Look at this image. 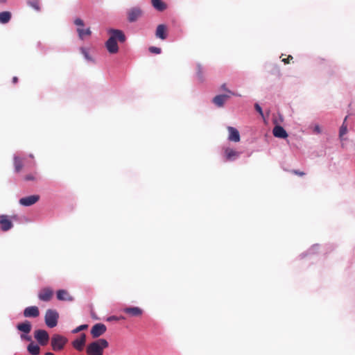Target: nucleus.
<instances>
[{"mask_svg": "<svg viewBox=\"0 0 355 355\" xmlns=\"http://www.w3.org/2000/svg\"><path fill=\"white\" fill-rule=\"evenodd\" d=\"M149 51L152 53L159 54L161 53V49L155 46H150Z\"/></svg>", "mask_w": 355, "mask_h": 355, "instance_id": "nucleus-32", "label": "nucleus"}, {"mask_svg": "<svg viewBox=\"0 0 355 355\" xmlns=\"http://www.w3.org/2000/svg\"><path fill=\"white\" fill-rule=\"evenodd\" d=\"M77 32H78L79 38L81 40H83L85 36H90L92 34V32H91L89 28H86V29H83L82 28H78Z\"/></svg>", "mask_w": 355, "mask_h": 355, "instance_id": "nucleus-24", "label": "nucleus"}, {"mask_svg": "<svg viewBox=\"0 0 355 355\" xmlns=\"http://www.w3.org/2000/svg\"><path fill=\"white\" fill-rule=\"evenodd\" d=\"M273 135L277 138L285 139L288 137V134L284 128L280 125H276L272 130Z\"/></svg>", "mask_w": 355, "mask_h": 355, "instance_id": "nucleus-19", "label": "nucleus"}, {"mask_svg": "<svg viewBox=\"0 0 355 355\" xmlns=\"http://www.w3.org/2000/svg\"><path fill=\"white\" fill-rule=\"evenodd\" d=\"M11 12L9 11H3L0 12V23L7 24L11 19Z\"/></svg>", "mask_w": 355, "mask_h": 355, "instance_id": "nucleus-23", "label": "nucleus"}, {"mask_svg": "<svg viewBox=\"0 0 355 355\" xmlns=\"http://www.w3.org/2000/svg\"><path fill=\"white\" fill-rule=\"evenodd\" d=\"M57 298L60 301H73V297L67 290L61 289L57 291Z\"/></svg>", "mask_w": 355, "mask_h": 355, "instance_id": "nucleus-16", "label": "nucleus"}, {"mask_svg": "<svg viewBox=\"0 0 355 355\" xmlns=\"http://www.w3.org/2000/svg\"><path fill=\"white\" fill-rule=\"evenodd\" d=\"M28 352L32 355H38L40 352V347L33 342L30 343L27 347Z\"/></svg>", "mask_w": 355, "mask_h": 355, "instance_id": "nucleus-22", "label": "nucleus"}, {"mask_svg": "<svg viewBox=\"0 0 355 355\" xmlns=\"http://www.w3.org/2000/svg\"><path fill=\"white\" fill-rule=\"evenodd\" d=\"M293 56L292 55H288L286 58H284L282 59V62L284 63V64H289L290 63V61L291 60H293Z\"/></svg>", "mask_w": 355, "mask_h": 355, "instance_id": "nucleus-36", "label": "nucleus"}, {"mask_svg": "<svg viewBox=\"0 0 355 355\" xmlns=\"http://www.w3.org/2000/svg\"><path fill=\"white\" fill-rule=\"evenodd\" d=\"M109 33H110V37L106 42V48L109 53H116L119 51L116 40H119L120 42H123L125 40V36L120 30L110 29Z\"/></svg>", "mask_w": 355, "mask_h": 355, "instance_id": "nucleus-1", "label": "nucleus"}, {"mask_svg": "<svg viewBox=\"0 0 355 355\" xmlns=\"http://www.w3.org/2000/svg\"><path fill=\"white\" fill-rule=\"evenodd\" d=\"M16 328L18 331L22 333L20 335V338L22 340H26L31 343L33 342L31 336L28 335L32 329V324L31 322L28 320H25L23 322L17 324Z\"/></svg>", "mask_w": 355, "mask_h": 355, "instance_id": "nucleus-3", "label": "nucleus"}, {"mask_svg": "<svg viewBox=\"0 0 355 355\" xmlns=\"http://www.w3.org/2000/svg\"><path fill=\"white\" fill-rule=\"evenodd\" d=\"M203 68L200 64H198L197 66V76L199 79V80L202 81L203 80Z\"/></svg>", "mask_w": 355, "mask_h": 355, "instance_id": "nucleus-28", "label": "nucleus"}, {"mask_svg": "<svg viewBox=\"0 0 355 355\" xmlns=\"http://www.w3.org/2000/svg\"><path fill=\"white\" fill-rule=\"evenodd\" d=\"M292 173L295 174V175H300V176H303V175H305V173L304 172H302V171H297V170H293L292 171Z\"/></svg>", "mask_w": 355, "mask_h": 355, "instance_id": "nucleus-37", "label": "nucleus"}, {"mask_svg": "<svg viewBox=\"0 0 355 355\" xmlns=\"http://www.w3.org/2000/svg\"><path fill=\"white\" fill-rule=\"evenodd\" d=\"M6 0H0V3H6Z\"/></svg>", "mask_w": 355, "mask_h": 355, "instance_id": "nucleus-41", "label": "nucleus"}, {"mask_svg": "<svg viewBox=\"0 0 355 355\" xmlns=\"http://www.w3.org/2000/svg\"><path fill=\"white\" fill-rule=\"evenodd\" d=\"M87 327H88L87 324H82V325H80L78 327H76L75 329H73L72 331V332L73 334H76V333H78V332H79L80 331H83V330H85V329H87Z\"/></svg>", "mask_w": 355, "mask_h": 355, "instance_id": "nucleus-30", "label": "nucleus"}, {"mask_svg": "<svg viewBox=\"0 0 355 355\" xmlns=\"http://www.w3.org/2000/svg\"><path fill=\"white\" fill-rule=\"evenodd\" d=\"M86 343V335L82 334L79 338L72 342V346L78 351H82Z\"/></svg>", "mask_w": 355, "mask_h": 355, "instance_id": "nucleus-13", "label": "nucleus"}, {"mask_svg": "<svg viewBox=\"0 0 355 355\" xmlns=\"http://www.w3.org/2000/svg\"><path fill=\"white\" fill-rule=\"evenodd\" d=\"M14 84H16L18 82V78L17 76H14L12 80Z\"/></svg>", "mask_w": 355, "mask_h": 355, "instance_id": "nucleus-39", "label": "nucleus"}, {"mask_svg": "<svg viewBox=\"0 0 355 355\" xmlns=\"http://www.w3.org/2000/svg\"><path fill=\"white\" fill-rule=\"evenodd\" d=\"M28 5L37 11L40 10V0H28Z\"/></svg>", "mask_w": 355, "mask_h": 355, "instance_id": "nucleus-27", "label": "nucleus"}, {"mask_svg": "<svg viewBox=\"0 0 355 355\" xmlns=\"http://www.w3.org/2000/svg\"><path fill=\"white\" fill-rule=\"evenodd\" d=\"M74 24L75 25H76L77 26H78V28H82L83 26H84V21L80 19V18H77L74 20Z\"/></svg>", "mask_w": 355, "mask_h": 355, "instance_id": "nucleus-33", "label": "nucleus"}, {"mask_svg": "<svg viewBox=\"0 0 355 355\" xmlns=\"http://www.w3.org/2000/svg\"><path fill=\"white\" fill-rule=\"evenodd\" d=\"M40 315V311L37 306H28L24 310V316L26 318H37Z\"/></svg>", "mask_w": 355, "mask_h": 355, "instance_id": "nucleus-14", "label": "nucleus"}, {"mask_svg": "<svg viewBox=\"0 0 355 355\" xmlns=\"http://www.w3.org/2000/svg\"><path fill=\"white\" fill-rule=\"evenodd\" d=\"M80 50V52L82 53V54L85 58V59H87L88 60H91V58L89 55V53L85 48L81 47Z\"/></svg>", "mask_w": 355, "mask_h": 355, "instance_id": "nucleus-31", "label": "nucleus"}, {"mask_svg": "<svg viewBox=\"0 0 355 355\" xmlns=\"http://www.w3.org/2000/svg\"><path fill=\"white\" fill-rule=\"evenodd\" d=\"M227 130L229 132L228 139L230 141L234 142H239L240 141L239 132L235 128L229 126L227 127Z\"/></svg>", "mask_w": 355, "mask_h": 355, "instance_id": "nucleus-17", "label": "nucleus"}, {"mask_svg": "<svg viewBox=\"0 0 355 355\" xmlns=\"http://www.w3.org/2000/svg\"><path fill=\"white\" fill-rule=\"evenodd\" d=\"M128 19L130 22L136 21L143 15V11L139 7H133L128 10Z\"/></svg>", "mask_w": 355, "mask_h": 355, "instance_id": "nucleus-7", "label": "nucleus"}, {"mask_svg": "<svg viewBox=\"0 0 355 355\" xmlns=\"http://www.w3.org/2000/svg\"><path fill=\"white\" fill-rule=\"evenodd\" d=\"M59 315L57 311L53 309H48L46 311L44 320L47 327L50 328L55 327L58 324Z\"/></svg>", "mask_w": 355, "mask_h": 355, "instance_id": "nucleus-4", "label": "nucleus"}, {"mask_svg": "<svg viewBox=\"0 0 355 355\" xmlns=\"http://www.w3.org/2000/svg\"><path fill=\"white\" fill-rule=\"evenodd\" d=\"M240 153L239 152L230 148H226L225 149V156L227 161H232L234 160L236 158H237L239 156Z\"/></svg>", "mask_w": 355, "mask_h": 355, "instance_id": "nucleus-18", "label": "nucleus"}, {"mask_svg": "<svg viewBox=\"0 0 355 355\" xmlns=\"http://www.w3.org/2000/svg\"><path fill=\"white\" fill-rule=\"evenodd\" d=\"M107 347L108 342L101 338L89 344L86 348V353L87 355H103L104 349Z\"/></svg>", "mask_w": 355, "mask_h": 355, "instance_id": "nucleus-2", "label": "nucleus"}, {"mask_svg": "<svg viewBox=\"0 0 355 355\" xmlns=\"http://www.w3.org/2000/svg\"><path fill=\"white\" fill-rule=\"evenodd\" d=\"M123 312L131 317H140L143 314V310L138 306L125 307Z\"/></svg>", "mask_w": 355, "mask_h": 355, "instance_id": "nucleus-12", "label": "nucleus"}, {"mask_svg": "<svg viewBox=\"0 0 355 355\" xmlns=\"http://www.w3.org/2000/svg\"><path fill=\"white\" fill-rule=\"evenodd\" d=\"M53 291L49 287L42 288L38 293V298L43 302L50 301L53 296Z\"/></svg>", "mask_w": 355, "mask_h": 355, "instance_id": "nucleus-8", "label": "nucleus"}, {"mask_svg": "<svg viewBox=\"0 0 355 355\" xmlns=\"http://www.w3.org/2000/svg\"><path fill=\"white\" fill-rule=\"evenodd\" d=\"M13 227L12 222L10 216L7 215L0 216V228L2 231L6 232Z\"/></svg>", "mask_w": 355, "mask_h": 355, "instance_id": "nucleus-9", "label": "nucleus"}, {"mask_svg": "<svg viewBox=\"0 0 355 355\" xmlns=\"http://www.w3.org/2000/svg\"><path fill=\"white\" fill-rule=\"evenodd\" d=\"M229 98L227 94L217 95L213 98V103L218 107H223Z\"/></svg>", "mask_w": 355, "mask_h": 355, "instance_id": "nucleus-20", "label": "nucleus"}, {"mask_svg": "<svg viewBox=\"0 0 355 355\" xmlns=\"http://www.w3.org/2000/svg\"><path fill=\"white\" fill-rule=\"evenodd\" d=\"M254 108L262 116H263L262 109L258 103L254 105Z\"/></svg>", "mask_w": 355, "mask_h": 355, "instance_id": "nucleus-35", "label": "nucleus"}, {"mask_svg": "<svg viewBox=\"0 0 355 355\" xmlns=\"http://www.w3.org/2000/svg\"><path fill=\"white\" fill-rule=\"evenodd\" d=\"M106 326L102 323L94 324L91 329V334L94 338L102 336L106 331Z\"/></svg>", "mask_w": 355, "mask_h": 355, "instance_id": "nucleus-11", "label": "nucleus"}, {"mask_svg": "<svg viewBox=\"0 0 355 355\" xmlns=\"http://www.w3.org/2000/svg\"><path fill=\"white\" fill-rule=\"evenodd\" d=\"M313 130L315 133L318 134L321 132L320 127L318 125H315Z\"/></svg>", "mask_w": 355, "mask_h": 355, "instance_id": "nucleus-38", "label": "nucleus"}, {"mask_svg": "<svg viewBox=\"0 0 355 355\" xmlns=\"http://www.w3.org/2000/svg\"><path fill=\"white\" fill-rule=\"evenodd\" d=\"M39 195H31L20 198L19 204L25 207H28L35 204L37 202L39 201Z\"/></svg>", "mask_w": 355, "mask_h": 355, "instance_id": "nucleus-10", "label": "nucleus"}, {"mask_svg": "<svg viewBox=\"0 0 355 355\" xmlns=\"http://www.w3.org/2000/svg\"><path fill=\"white\" fill-rule=\"evenodd\" d=\"M23 162L21 158L15 157L14 158V166L15 172L19 173L23 168Z\"/></svg>", "mask_w": 355, "mask_h": 355, "instance_id": "nucleus-25", "label": "nucleus"}, {"mask_svg": "<svg viewBox=\"0 0 355 355\" xmlns=\"http://www.w3.org/2000/svg\"><path fill=\"white\" fill-rule=\"evenodd\" d=\"M67 341V338L59 334H55L51 338L52 349L54 351H60L64 348Z\"/></svg>", "mask_w": 355, "mask_h": 355, "instance_id": "nucleus-5", "label": "nucleus"}, {"mask_svg": "<svg viewBox=\"0 0 355 355\" xmlns=\"http://www.w3.org/2000/svg\"><path fill=\"white\" fill-rule=\"evenodd\" d=\"M347 119V116H346L344 119V121L340 128V131H339V137L340 138L342 139H343V137L347 134V125L346 124V121Z\"/></svg>", "mask_w": 355, "mask_h": 355, "instance_id": "nucleus-26", "label": "nucleus"}, {"mask_svg": "<svg viewBox=\"0 0 355 355\" xmlns=\"http://www.w3.org/2000/svg\"><path fill=\"white\" fill-rule=\"evenodd\" d=\"M167 27L164 24H159L157 26L155 36L161 40H165L167 37Z\"/></svg>", "mask_w": 355, "mask_h": 355, "instance_id": "nucleus-15", "label": "nucleus"}, {"mask_svg": "<svg viewBox=\"0 0 355 355\" xmlns=\"http://www.w3.org/2000/svg\"><path fill=\"white\" fill-rule=\"evenodd\" d=\"M34 337L38 343L42 346L46 345L49 340V335L48 332L43 329L35 331Z\"/></svg>", "mask_w": 355, "mask_h": 355, "instance_id": "nucleus-6", "label": "nucleus"}, {"mask_svg": "<svg viewBox=\"0 0 355 355\" xmlns=\"http://www.w3.org/2000/svg\"><path fill=\"white\" fill-rule=\"evenodd\" d=\"M152 6L158 11H164L166 5L162 0H151Z\"/></svg>", "mask_w": 355, "mask_h": 355, "instance_id": "nucleus-21", "label": "nucleus"}, {"mask_svg": "<svg viewBox=\"0 0 355 355\" xmlns=\"http://www.w3.org/2000/svg\"><path fill=\"white\" fill-rule=\"evenodd\" d=\"M44 355H54V354L51 352H46Z\"/></svg>", "mask_w": 355, "mask_h": 355, "instance_id": "nucleus-40", "label": "nucleus"}, {"mask_svg": "<svg viewBox=\"0 0 355 355\" xmlns=\"http://www.w3.org/2000/svg\"><path fill=\"white\" fill-rule=\"evenodd\" d=\"M221 89L225 92H227V93H229L231 95H233V96H236V94L234 92H232V91L229 90L227 87H226V84H223L221 85Z\"/></svg>", "mask_w": 355, "mask_h": 355, "instance_id": "nucleus-34", "label": "nucleus"}, {"mask_svg": "<svg viewBox=\"0 0 355 355\" xmlns=\"http://www.w3.org/2000/svg\"><path fill=\"white\" fill-rule=\"evenodd\" d=\"M37 173L35 172L33 173L27 174L24 176V180L26 181H35L37 180L36 177Z\"/></svg>", "mask_w": 355, "mask_h": 355, "instance_id": "nucleus-29", "label": "nucleus"}]
</instances>
